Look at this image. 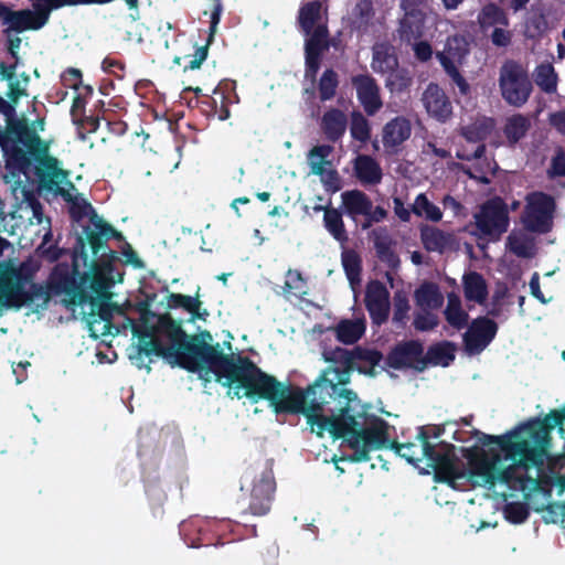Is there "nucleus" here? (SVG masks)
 Instances as JSON below:
<instances>
[{
	"instance_id": "nucleus-1",
	"label": "nucleus",
	"mask_w": 565,
	"mask_h": 565,
	"mask_svg": "<svg viewBox=\"0 0 565 565\" xmlns=\"http://www.w3.org/2000/svg\"><path fill=\"white\" fill-rule=\"evenodd\" d=\"M213 337L209 330L189 335L185 345V359L181 367L189 372L206 370L224 386L234 387V395L241 397V390L247 398L268 375L250 358L242 354H225L220 343L211 344Z\"/></svg>"
},
{
	"instance_id": "nucleus-2",
	"label": "nucleus",
	"mask_w": 565,
	"mask_h": 565,
	"mask_svg": "<svg viewBox=\"0 0 565 565\" xmlns=\"http://www.w3.org/2000/svg\"><path fill=\"white\" fill-rule=\"evenodd\" d=\"M335 384L318 376L306 390L278 381L268 374L249 399L267 401L276 414H302L312 433L323 437L330 416L324 415L334 402Z\"/></svg>"
},
{
	"instance_id": "nucleus-3",
	"label": "nucleus",
	"mask_w": 565,
	"mask_h": 565,
	"mask_svg": "<svg viewBox=\"0 0 565 565\" xmlns=\"http://www.w3.org/2000/svg\"><path fill=\"white\" fill-rule=\"evenodd\" d=\"M358 401L354 391L337 385L334 402L328 409L330 413L329 433L333 439H344L353 450L342 460L366 462L371 451L382 449L388 441V424L381 417L372 415L366 427H360L356 417L350 414L352 403Z\"/></svg>"
},
{
	"instance_id": "nucleus-4",
	"label": "nucleus",
	"mask_w": 565,
	"mask_h": 565,
	"mask_svg": "<svg viewBox=\"0 0 565 565\" xmlns=\"http://www.w3.org/2000/svg\"><path fill=\"white\" fill-rule=\"evenodd\" d=\"M49 151V143L38 135V140L31 139L11 148L10 153L4 157L6 168L12 177H28L33 171L40 190L70 201L71 191H77L70 180L71 172L63 169L61 161Z\"/></svg>"
},
{
	"instance_id": "nucleus-5",
	"label": "nucleus",
	"mask_w": 565,
	"mask_h": 565,
	"mask_svg": "<svg viewBox=\"0 0 565 565\" xmlns=\"http://www.w3.org/2000/svg\"><path fill=\"white\" fill-rule=\"evenodd\" d=\"M557 426L546 414L543 418H534L504 435L482 434L479 438L483 446L495 445L505 458L521 456L522 461L540 468L543 466L552 441V431Z\"/></svg>"
},
{
	"instance_id": "nucleus-6",
	"label": "nucleus",
	"mask_w": 565,
	"mask_h": 565,
	"mask_svg": "<svg viewBox=\"0 0 565 565\" xmlns=\"http://www.w3.org/2000/svg\"><path fill=\"white\" fill-rule=\"evenodd\" d=\"M150 315L157 318L153 324L145 321L141 329H134V334L139 339L138 353L146 356L154 354L172 366L181 367L188 338L181 321L174 320L170 313Z\"/></svg>"
},
{
	"instance_id": "nucleus-7",
	"label": "nucleus",
	"mask_w": 565,
	"mask_h": 565,
	"mask_svg": "<svg viewBox=\"0 0 565 565\" xmlns=\"http://www.w3.org/2000/svg\"><path fill=\"white\" fill-rule=\"evenodd\" d=\"M386 447L414 466L426 459L428 466L434 469L438 481L454 484L457 479L466 476L465 471H460L457 467L455 446L445 441L428 443L424 431L417 430L415 441L388 440L383 448Z\"/></svg>"
},
{
	"instance_id": "nucleus-8",
	"label": "nucleus",
	"mask_w": 565,
	"mask_h": 565,
	"mask_svg": "<svg viewBox=\"0 0 565 565\" xmlns=\"http://www.w3.org/2000/svg\"><path fill=\"white\" fill-rule=\"evenodd\" d=\"M81 263L90 270L98 269L92 267V257L85 249V241L82 235H77L72 263H57L47 278L49 291L54 296H65L67 305L84 306L90 299L84 286L87 276L79 271Z\"/></svg>"
},
{
	"instance_id": "nucleus-9",
	"label": "nucleus",
	"mask_w": 565,
	"mask_h": 565,
	"mask_svg": "<svg viewBox=\"0 0 565 565\" xmlns=\"http://www.w3.org/2000/svg\"><path fill=\"white\" fill-rule=\"evenodd\" d=\"M324 360L334 365L326 367L320 376L327 377L335 386L345 387L350 383L353 370L370 377H375L377 375L375 367L385 359L377 349L358 345L352 350L335 348L324 354Z\"/></svg>"
},
{
	"instance_id": "nucleus-10",
	"label": "nucleus",
	"mask_w": 565,
	"mask_h": 565,
	"mask_svg": "<svg viewBox=\"0 0 565 565\" xmlns=\"http://www.w3.org/2000/svg\"><path fill=\"white\" fill-rule=\"evenodd\" d=\"M273 459H260L246 467L241 478V489L249 490L248 511L255 516L266 515L276 491Z\"/></svg>"
},
{
	"instance_id": "nucleus-11",
	"label": "nucleus",
	"mask_w": 565,
	"mask_h": 565,
	"mask_svg": "<svg viewBox=\"0 0 565 565\" xmlns=\"http://www.w3.org/2000/svg\"><path fill=\"white\" fill-rule=\"evenodd\" d=\"M498 85L502 99L516 108L524 106L533 92L527 68L512 58L505 60L500 66Z\"/></svg>"
},
{
	"instance_id": "nucleus-12",
	"label": "nucleus",
	"mask_w": 565,
	"mask_h": 565,
	"mask_svg": "<svg viewBox=\"0 0 565 565\" xmlns=\"http://www.w3.org/2000/svg\"><path fill=\"white\" fill-rule=\"evenodd\" d=\"M475 233L489 242H499L510 226V213L505 201L501 196H493L479 205L473 214Z\"/></svg>"
},
{
	"instance_id": "nucleus-13",
	"label": "nucleus",
	"mask_w": 565,
	"mask_h": 565,
	"mask_svg": "<svg viewBox=\"0 0 565 565\" xmlns=\"http://www.w3.org/2000/svg\"><path fill=\"white\" fill-rule=\"evenodd\" d=\"M555 212L554 196L542 191H534L525 196V205L520 221L525 231L544 235L553 230Z\"/></svg>"
},
{
	"instance_id": "nucleus-14",
	"label": "nucleus",
	"mask_w": 565,
	"mask_h": 565,
	"mask_svg": "<svg viewBox=\"0 0 565 565\" xmlns=\"http://www.w3.org/2000/svg\"><path fill=\"white\" fill-rule=\"evenodd\" d=\"M85 246L88 244L92 252V267L99 268L100 266L110 265L115 258V252L108 246V241L114 238L116 241H124L125 237L121 232H118L103 217L94 215L93 226H84L82 234Z\"/></svg>"
},
{
	"instance_id": "nucleus-15",
	"label": "nucleus",
	"mask_w": 565,
	"mask_h": 565,
	"mask_svg": "<svg viewBox=\"0 0 565 565\" xmlns=\"http://www.w3.org/2000/svg\"><path fill=\"white\" fill-rule=\"evenodd\" d=\"M31 139L38 140L34 128L29 127L26 118H17L15 105L0 96V147L3 156L12 147H19Z\"/></svg>"
},
{
	"instance_id": "nucleus-16",
	"label": "nucleus",
	"mask_w": 565,
	"mask_h": 565,
	"mask_svg": "<svg viewBox=\"0 0 565 565\" xmlns=\"http://www.w3.org/2000/svg\"><path fill=\"white\" fill-rule=\"evenodd\" d=\"M411 369L418 373L426 370L424 362V344L419 340H404L396 343L387 353L382 370Z\"/></svg>"
},
{
	"instance_id": "nucleus-17",
	"label": "nucleus",
	"mask_w": 565,
	"mask_h": 565,
	"mask_svg": "<svg viewBox=\"0 0 565 565\" xmlns=\"http://www.w3.org/2000/svg\"><path fill=\"white\" fill-rule=\"evenodd\" d=\"M498 323L488 317H478L472 320L463 334V345L469 354L482 352L495 338Z\"/></svg>"
},
{
	"instance_id": "nucleus-18",
	"label": "nucleus",
	"mask_w": 565,
	"mask_h": 565,
	"mask_svg": "<svg viewBox=\"0 0 565 565\" xmlns=\"http://www.w3.org/2000/svg\"><path fill=\"white\" fill-rule=\"evenodd\" d=\"M351 84L356 92V98L367 116H374L383 107L381 88L370 74L352 76Z\"/></svg>"
},
{
	"instance_id": "nucleus-19",
	"label": "nucleus",
	"mask_w": 565,
	"mask_h": 565,
	"mask_svg": "<svg viewBox=\"0 0 565 565\" xmlns=\"http://www.w3.org/2000/svg\"><path fill=\"white\" fill-rule=\"evenodd\" d=\"M364 302L373 324L381 326L387 321L390 292L383 282L374 280L367 285Z\"/></svg>"
},
{
	"instance_id": "nucleus-20",
	"label": "nucleus",
	"mask_w": 565,
	"mask_h": 565,
	"mask_svg": "<svg viewBox=\"0 0 565 565\" xmlns=\"http://www.w3.org/2000/svg\"><path fill=\"white\" fill-rule=\"evenodd\" d=\"M500 459L501 456L498 451L492 455L491 459L487 458L486 456L470 459V467L467 470L463 466H460L459 459L457 458V467L460 471H465L466 473L462 479L470 480L473 484L494 487L497 482V463L500 461ZM459 480H461V478Z\"/></svg>"
},
{
	"instance_id": "nucleus-21",
	"label": "nucleus",
	"mask_w": 565,
	"mask_h": 565,
	"mask_svg": "<svg viewBox=\"0 0 565 565\" xmlns=\"http://www.w3.org/2000/svg\"><path fill=\"white\" fill-rule=\"evenodd\" d=\"M402 8L405 13L399 21L397 32L402 42L411 44L423 36L426 14L417 7L414 0H403Z\"/></svg>"
},
{
	"instance_id": "nucleus-22",
	"label": "nucleus",
	"mask_w": 565,
	"mask_h": 565,
	"mask_svg": "<svg viewBox=\"0 0 565 565\" xmlns=\"http://www.w3.org/2000/svg\"><path fill=\"white\" fill-rule=\"evenodd\" d=\"M422 102L428 115L439 122H446L452 116V105L438 84L429 83L423 93Z\"/></svg>"
},
{
	"instance_id": "nucleus-23",
	"label": "nucleus",
	"mask_w": 565,
	"mask_h": 565,
	"mask_svg": "<svg viewBox=\"0 0 565 565\" xmlns=\"http://www.w3.org/2000/svg\"><path fill=\"white\" fill-rule=\"evenodd\" d=\"M42 3L33 4L34 10L21 9L30 30L42 29L50 19L51 12L64 7L81 6L83 0H41Z\"/></svg>"
},
{
	"instance_id": "nucleus-24",
	"label": "nucleus",
	"mask_w": 565,
	"mask_h": 565,
	"mask_svg": "<svg viewBox=\"0 0 565 565\" xmlns=\"http://www.w3.org/2000/svg\"><path fill=\"white\" fill-rule=\"evenodd\" d=\"M371 207V198L361 190L354 189L341 193V209L344 215L355 223H358L361 216L365 220Z\"/></svg>"
},
{
	"instance_id": "nucleus-25",
	"label": "nucleus",
	"mask_w": 565,
	"mask_h": 565,
	"mask_svg": "<svg viewBox=\"0 0 565 565\" xmlns=\"http://www.w3.org/2000/svg\"><path fill=\"white\" fill-rule=\"evenodd\" d=\"M320 128L330 142H338L344 136L348 128V118L339 108H330L321 117Z\"/></svg>"
},
{
	"instance_id": "nucleus-26",
	"label": "nucleus",
	"mask_w": 565,
	"mask_h": 565,
	"mask_svg": "<svg viewBox=\"0 0 565 565\" xmlns=\"http://www.w3.org/2000/svg\"><path fill=\"white\" fill-rule=\"evenodd\" d=\"M412 134L411 121L402 116L395 117L383 127L382 141L386 149H395Z\"/></svg>"
},
{
	"instance_id": "nucleus-27",
	"label": "nucleus",
	"mask_w": 565,
	"mask_h": 565,
	"mask_svg": "<svg viewBox=\"0 0 565 565\" xmlns=\"http://www.w3.org/2000/svg\"><path fill=\"white\" fill-rule=\"evenodd\" d=\"M456 359V344L450 341H440L428 347L424 352L426 369L431 366H449Z\"/></svg>"
},
{
	"instance_id": "nucleus-28",
	"label": "nucleus",
	"mask_w": 565,
	"mask_h": 565,
	"mask_svg": "<svg viewBox=\"0 0 565 565\" xmlns=\"http://www.w3.org/2000/svg\"><path fill=\"white\" fill-rule=\"evenodd\" d=\"M214 95H220L221 105L218 106L217 100L212 95H202L201 98L196 99L195 106L200 108V111L206 117H217L220 120H226L231 113L227 106V97L218 88L213 89Z\"/></svg>"
},
{
	"instance_id": "nucleus-29",
	"label": "nucleus",
	"mask_w": 565,
	"mask_h": 565,
	"mask_svg": "<svg viewBox=\"0 0 565 565\" xmlns=\"http://www.w3.org/2000/svg\"><path fill=\"white\" fill-rule=\"evenodd\" d=\"M355 177L364 184H379L382 181L383 172L379 162L367 154H360L354 160Z\"/></svg>"
},
{
	"instance_id": "nucleus-30",
	"label": "nucleus",
	"mask_w": 565,
	"mask_h": 565,
	"mask_svg": "<svg viewBox=\"0 0 565 565\" xmlns=\"http://www.w3.org/2000/svg\"><path fill=\"white\" fill-rule=\"evenodd\" d=\"M200 287L198 288L196 295L194 297L170 292L167 297V306L170 309L182 308L186 312H189L192 319H201L205 320V317L209 316L206 309L202 312L200 311L202 302L200 301Z\"/></svg>"
},
{
	"instance_id": "nucleus-31",
	"label": "nucleus",
	"mask_w": 565,
	"mask_h": 565,
	"mask_svg": "<svg viewBox=\"0 0 565 565\" xmlns=\"http://www.w3.org/2000/svg\"><path fill=\"white\" fill-rule=\"evenodd\" d=\"M372 70L377 74H388L398 67V57L394 47L387 44L374 46L371 62Z\"/></svg>"
},
{
	"instance_id": "nucleus-32",
	"label": "nucleus",
	"mask_w": 565,
	"mask_h": 565,
	"mask_svg": "<svg viewBox=\"0 0 565 565\" xmlns=\"http://www.w3.org/2000/svg\"><path fill=\"white\" fill-rule=\"evenodd\" d=\"M531 129V120L523 114H514L507 118L503 126V135L510 147L519 143Z\"/></svg>"
},
{
	"instance_id": "nucleus-33",
	"label": "nucleus",
	"mask_w": 565,
	"mask_h": 565,
	"mask_svg": "<svg viewBox=\"0 0 565 565\" xmlns=\"http://www.w3.org/2000/svg\"><path fill=\"white\" fill-rule=\"evenodd\" d=\"M343 211L331 207L326 209L323 214V225L328 233L341 245H344L349 241V235L343 222Z\"/></svg>"
},
{
	"instance_id": "nucleus-34",
	"label": "nucleus",
	"mask_w": 565,
	"mask_h": 565,
	"mask_svg": "<svg viewBox=\"0 0 565 565\" xmlns=\"http://www.w3.org/2000/svg\"><path fill=\"white\" fill-rule=\"evenodd\" d=\"M465 298L470 301L483 303L488 297V287L484 278L477 271H470L463 276Z\"/></svg>"
},
{
	"instance_id": "nucleus-35",
	"label": "nucleus",
	"mask_w": 565,
	"mask_h": 565,
	"mask_svg": "<svg viewBox=\"0 0 565 565\" xmlns=\"http://www.w3.org/2000/svg\"><path fill=\"white\" fill-rule=\"evenodd\" d=\"M424 248L428 252L443 253L452 242V235L437 227L426 226L420 231Z\"/></svg>"
},
{
	"instance_id": "nucleus-36",
	"label": "nucleus",
	"mask_w": 565,
	"mask_h": 565,
	"mask_svg": "<svg viewBox=\"0 0 565 565\" xmlns=\"http://www.w3.org/2000/svg\"><path fill=\"white\" fill-rule=\"evenodd\" d=\"M321 19V2L312 0L303 3L298 12V24L301 31L309 35L316 29V24Z\"/></svg>"
},
{
	"instance_id": "nucleus-37",
	"label": "nucleus",
	"mask_w": 565,
	"mask_h": 565,
	"mask_svg": "<svg viewBox=\"0 0 565 565\" xmlns=\"http://www.w3.org/2000/svg\"><path fill=\"white\" fill-rule=\"evenodd\" d=\"M365 332V324L361 320H341L335 327L337 339L343 344H354Z\"/></svg>"
},
{
	"instance_id": "nucleus-38",
	"label": "nucleus",
	"mask_w": 565,
	"mask_h": 565,
	"mask_svg": "<svg viewBox=\"0 0 565 565\" xmlns=\"http://www.w3.org/2000/svg\"><path fill=\"white\" fill-rule=\"evenodd\" d=\"M416 305L419 307L437 309L444 302L439 288L434 282H425L415 290Z\"/></svg>"
},
{
	"instance_id": "nucleus-39",
	"label": "nucleus",
	"mask_w": 565,
	"mask_h": 565,
	"mask_svg": "<svg viewBox=\"0 0 565 565\" xmlns=\"http://www.w3.org/2000/svg\"><path fill=\"white\" fill-rule=\"evenodd\" d=\"M505 244L507 248L518 257L531 258L534 256V242L522 232H511Z\"/></svg>"
},
{
	"instance_id": "nucleus-40",
	"label": "nucleus",
	"mask_w": 565,
	"mask_h": 565,
	"mask_svg": "<svg viewBox=\"0 0 565 565\" xmlns=\"http://www.w3.org/2000/svg\"><path fill=\"white\" fill-rule=\"evenodd\" d=\"M333 152L331 145H318L312 147L307 153V161L312 174H322L327 166L331 167L332 162L329 160L330 154Z\"/></svg>"
},
{
	"instance_id": "nucleus-41",
	"label": "nucleus",
	"mask_w": 565,
	"mask_h": 565,
	"mask_svg": "<svg viewBox=\"0 0 565 565\" xmlns=\"http://www.w3.org/2000/svg\"><path fill=\"white\" fill-rule=\"evenodd\" d=\"M492 118H483L461 128V136L473 143H483L493 129Z\"/></svg>"
},
{
	"instance_id": "nucleus-42",
	"label": "nucleus",
	"mask_w": 565,
	"mask_h": 565,
	"mask_svg": "<svg viewBox=\"0 0 565 565\" xmlns=\"http://www.w3.org/2000/svg\"><path fill=\"white\" fill-rule=\"evenodd\" d=\"M330 47L329 30L326 24H318L305 43V53L321 55Z\"/></svg>"
},
{
	"instance_id": "nucleus-43",
	"label": "nucleus",
	"mask_w": 565,
	"mask_h": 565,
	"mask_svg": "<svg viewBox=\"0 0 565 565\" xmlns=\"http://www.w3.org/2000/svg\"><path fill=\"white\" fill-rule=\"evenodd\" d=\"M92 308L89 326L92 327L95 322H104V328L109 329L111 326L114 305L108 299H96L90 295L89 301L86 302Z\"/></svg>"
},
{
	"instance_id": "nucleus-44",
	"label": "nucleus",
	"mask_w": 565,
	"mask_h": 565,
	"mask_svg": "<svg viewBox=\"0 0 565 565\" xmlns=\"http://www.w3.org/2000/svg\"><path fill=\"white\" fill-rule=\"evenodd\" d=\"M0 19L3 25H8L3 31L7 35H9L11 31L22 33L30 30L24 17L20 13V10H12L3 2H0Z\"/></svg>"
},
{
	"instance_id": "nucleus-45",
	"label": "nucleus",
	"mask_w": 565,
	"mask_h": 565,
	"mask_svg": "<svg viewBox=\"0 0 565 565\" xmlns=\"http://www.w3.org/2000/svg\"><path fill=\"white\" fill-rule=\"evenodd\" d=\"M478 20L483 30L495 25L508 28L510 23L504 10L495 3L484 6L478 17Z\"/></svg>"
},
{
	"instance_id": "nucleus-46",
	"label": "nucleus",
	"mask_w": 565,
	"mask_h": 565,
	"mask_svg": "<svg viewBox=\"0 0 565 565\" xmlns=\"http://www.w3.org/2000/svg\"><path fill=\"white\" fill-rule=\"evenodd\" d=\"M508 459L511 460L512 463L509 467L500 470L497 468L495 471L497 481L502 483L511 484L515 482H522L523 477L519 476L518 471L520 469L527 471L530 468L535 467L534 465L527 463V461L523 462L521 456H514L513 458Z\"/></svg>"
},
{
	"instance_id": "nucleus-47",
	"label": "nucleus",
	"mask_w": 565,
	"mask_h": 565,
	"mask_svg": "<svg viewBox=\"0 0 565 565\" xmlns=\"http://www.w3.org/2000/svg\"><path fill=\"white\" fill-rule=\"evenodd\" d=\"M444 315L447 322L457 330H461L468 323L469 315L462 309L460 299L455 295L449 296Z\"/></svg>"
},
{
	"instance_id": "nucleus-48",
	"label": "nucleus",
	"mask_w": 565,
	"mask_h": 565,
	"mask_svg": "<svg viewBox=\"0 0 565 565\" xmlns=\"http://www.w3.org/2000/svg\"><path fill=\"white\" fill-rule=\"evenodd\" d=\"M341 262L348 280L351 284L359 282L362 273V258L359 253L352 248L343 249Z\"/></svg>"
},
{
	"instance_id": "nucleus-49",
	"label": "nucleus",
	"mask_w": 565,
	"mask_h": 565,
	"mask_svg": "<svg viewBox=\"0 0 565 565\" xmlns=\"http://www.w3.org/2000/svg\"><path fill=\"white\" fill-rule=\"evenodd\" d=\"M411 310L408 295L404 290H396L393 296L392 321L397 328H405L409 319Z\"/></svg>"
},
{
	"instance_id": "nucleus-50",
	"label": "nucleus",
	"mask_w": 565,
	"mask_h": 565,
	"mask_svg": "<svg viewBox=\"0 0 565 565\" xmlns=\"http://www.w3.org/2000/svg\"><path fill=\"white\" fill-rule=\"evenodd\" d=\"M535 83L546 94L557 89V74L552 64L542 63L535 68Z\"/></svg>"
},
{
	"instance_id": "nucleus-51",
	"label": "nucleus",
	"mask_w": 565,
	"mask_h": 565,
	"mask_svg": "<svg viewBox=\"0 0 565 565\" xmlns=\"http://www.w3.org/2000/svg\"><path fill=\"white\" fill-rule=\"evenodd\" d=\"M74 191H71V200L65 201L70 204V215L73 221L79 222L85 216H89L90 225L93 226V217L94 215H98L92 204L87 202L85 199L81 198L78 193L74 194Z\"/></svg>"
},
{
	"instance_id": "nucleus-52",
	"label": "nucleus",
	"mask_w": 565,
	"mask_h": 565,
	"mask_svg": "<svg viewBox=\"0 0 565 565\" xmlns=\"http://www.w3.org/2000/svg\"><path fill=\"white\" fill-rule=\"evenodd\" d=\"M413 83L409 71L406 68L396 67L387 74L385 86L392 94H401L407 90Z\"/></svg>"
},
{
	"instance_id": "nucleus-53",
	"label": "nucleus",
	"mask_w": 565,
	"mask_h": 565,
	"mask_svg": "<svg viewBox=\"0 0 565 565\" xmlns=\"http://www.w3.org/2000/svg\"><path fill=\"white\" fill-rule=\"evenodd\" d=\"M350 134L354 140L360 141L362 143L367 142L371 138L370 122L365 118V116L359 110H354L351 113Z\"/></svg>"
},
{
	"instance_id": "nucleus-54",
	"label": "nucleus",
	"mask_w": 565,
	"mask_h": 565,
	"mask_svg": "<svg viewBox=\"0 0 565 565\" xmlns=\"http://www.w3.org/2000/svg\"><path fill=\"white\" fill-rule=\"evenodd\" d=\"M412 212L417 216L425 215V217L431 222H439L443 217L440 209L431 203L425 193H420L416 196L412 205Z\"/></svg>"
},
{
	"instance_id": "nucleus-55",
	"label": "nucleus",
	"mask_w": 565,
	"mask_h": 565,
	"mask_svg": "<svg viewBox=\"0 0 565 565\" xmlns=\"http://www.w3.org/2000/svg\"><path fill=\"white\" fill-rule=\"evenodd\" d=\"M339 86L338 74L332 68H327L318 84L319 97L321 102H327L335 96Z\"/></svg>"
},
{
	"instance_id": "nucleus-56",
	"label": "nucleus",
	"mask_w": 565,
	"mask_h": 565,
	"mask_svg": "<svg viewBox=\"0 0 565 565\" xmlns=\"http://www.w3.org/2000/svg\"><path fill=\"white\" fill-rule=\"evenodd\" d=\"M92 271L93 270L88 268V271L83 273V276H87L84 285L85 290H87L89 295L98 300L109 299L105 277L98 274H92Z\"/></svg>"
},
{
	"instance_id": "nucleus-57",
	"label": "nucleus",
	"mask_w": 565,
	"mask_h": 565,
	"mask_svg": "<svg viewBox=\"0 0 565 565\" xmlns=\"http://www.w3.org/2000/svg\"><path fill=\"white\" fill-rule=\"evenodd\" d=\"M286 277L287 279L282 287L285 294H292L298 298H302L308 294L307 281L299 270L289 269Z\"/></svg>"
},
{
	"instance_id": "nucleus-58",
	"label": "nucleus",
	"mask_w": 565,
	"mask_h": 565,
	"mask_svg": "<svg viewBox=\"0 0 565 565\" xmlns=\"http://www.w3.org/2000/svg\"><path fill=\"white\" fill-rule=\"evenodd\" d=\"M504 518L512 524H521L530 515L529 509L522 502H509L503 509Z\"/></svg>"
},
{
	"instance_id": "nucleus-59",
	"label": "nucleus",
	"mask_w": 565,
	"mask_h": 565,
	"mask_svg": "<svg viewBox=\"0 0 565 565\" xmlns=\"http://www.w3.org/2000/svg\"><path fill=\"white\" fill-rule=\"evenodd\" d=\"M354 23L359 28L366 26L374 15L373 2L371 0H360L353 8Z\"/></svg>"
},
{
	"instance_id": "nucleus-60",
	"label": "nucleus",
	"mask_w": 565,
	"mask_h": 565,
	"mask_svg": "<svg viewBox=\"0 0 565 565\" xmlns=\"http://www.w3.org/2000/svg\"><path fill=\"white\" fill-rule=\"evenodd\" d=\"M374 247L377 257L390 266H395L398 263V257L392 249L391 242L387 239H376Z\"/></svg>"
},
{
	"instance_id": "nucleus-61",
	"label": "nucleus",
	"mask_w": 565,
	"mask_h": 565,
	"mask_svg": "<svg viewBox=\"0 0 565 565\" xmlns=\"http://www.w3.org/2000/svg\"><path fill=\"white\" fill-rule=\"evenodd\" d=\"M321 178V182L323 183L327 191L331 193H335L342 188V180L340 178L339 172L333 169H323L322 174H318Z\"/></svg>"
},
{
	"instance_id": "nucleus-62",
	"label": "nucleus",
	"mask_w": 565,
	"mask_h": 565,
	"mask_svg": "<svg viewBox=\"0 0 565 565\" xmlns=\"http://www.w3.org/2000/svg\"><path fill=\"white\" fill-rule=\"evenodd\" d=\"M67 250L65 248L58 247L56 244H52L49 246L39 245L35 249V254L41 259L47 263L57 262Z\"/></svg>"
},
{
	"instance_id": "nucleus-63",
	"label": "nucleus",
	"mask_w": 565,
	"mask_h": 565,
	"mask_svg": "<svg viewBox=\"0 0 565 565\" xmlns=\"http://www.w3.org/2000/svg\"><path fill=\"white\" fill-rule=\"evenodd\" d=\"M547 175L551 179L565 177V151L559 149L551 159V164L547 170Z\"/></svg>"
},
{
	"instance_id": "nucleus-64",
	"label": "nucleus",
	"mask_w": 565,
	"mask_h": 565,
	"mask_svg": "<svg viewBox=\"0 0 565 565\" xmlns=\"http://www.w3.org/2000/svg\"><path fill=\"white\" fill-rule=\"evenodd\" d=\"M413 324L417 331H430L438 326V318L429 311L417 313L414 318Z\"/></svg>"
}]
</instances>
